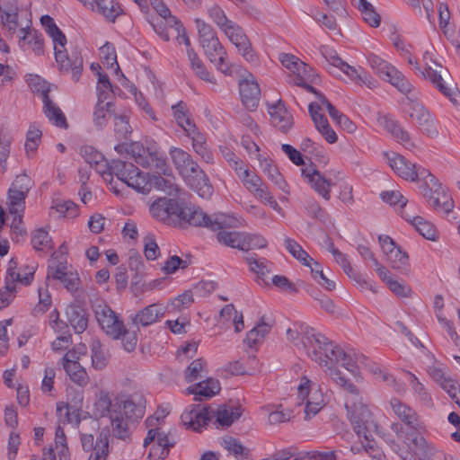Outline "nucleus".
Segmentation results:
<instances>
[{
  "mask_svg": "<svg viewBox=\"0 0 460 460\" xmlns=\"http://www.w3.org/2000/svg\"><path fill=\"white\" fill-rule=\"evenodd\" d=\"M64 369L70 379L79 386L84 387L89 383L88 374L79 363L66 364Z\"/></svg>",
  "mask_w": 460,
  "mask_h": 460,
  "instance_id": "46",
  "label": "nucleus"
},
{
  "mask_svg": "<svg viewBox=\"0 0 460 460\" xmlns=\"http://www.w3.org/2000/svg\"><path fill=\"white\" fill-rule=\"evenodd\" d=\"M182 178L199 197L208 199L212 195L213 187L209 179L196 161L190 164L183 172Z\"/></svg>",
  "mask_w": 460,
  "mask_h": 460,
  "instance_id": "11",
  "label": "nucleus"
},
{
  "mask_svg": "<svg viewBox=\"0 0 460 460\" xmlns=\"http://www.w3.org/2000/svg\"><path fill=\"white\" fill-rule=\"evenodd\" d=\"M111 176H116L123 182L125 178L132 172H136V166L132 163H128L121 160L112 159L110 164Z\"/></svg>",
  "mask_w": 460,
  "mask_h": 460,
  "instance_id": "48",
  "label": "nucleus"
},
{
  "mask_svg": "<svg viewBox=\"0 0 460 460\" xmlns=\"http://www.w3.org/2000/svg\"><path fill=\"white\" fill-rule=\"evenodd\" d=\"M164 313L165 309L163 306V305L152 304L137 312L132 317V322L137 326H149L156 323L160 318H162L164 315Z\"/></svg>",
  "mask_w": 460,
  "mask_h": 460,
  "instance_id": "23",
  "label": "nucleus"
},
{
  "mask_svg": "<svg viewBox=\"0 0 460 460\" xmlns=\"http://www.w3.org/2000/svg\"><path fill=\"white\" fill-rule=\"evenodd\" d=\"M0 18L3 29L6 30L10 36L15 34L18 23V6L13 2L7 1L0 5Z\"/></svg>",
  "mask_w": 460,
  "mask_h": 460,
  "instance_id": "27",
  "label": "nucleus"
},
{
  "mask_svg": "<svg viewBox=\"0 0 460 460\" xmlns=\"http://www.w3.org/2000/svg\"><path fill=\"white\" fill-rule=\"evenodd\" d=\"M390 405L393 412L401 421V423H393L391 426L392 430L399 438L403 439L410 434H415L422 429L420 418L413 408L397 398L391 399Z\"/></svg>",
  "mask_w": 460,
  "mask_h": 460,
  "instance_id": "5",
  "label": "nucleus"
},
{
  "mask_svg": "<svg viewBox=\"0 0 460 460\" xmlns=\"http://www.w3.org/2000/svg\"><path fill=\"white\" fill-rule=\"evenodd\" d=\"M180 224H188L192 226H202L217 231L221 228H233L237 226L238 220L229 215L217 213L214 215L206 214L200 208L187 206L183 202L181 206Z\"/></svg>",
  "mask_w": 460,
  "mask_h": 460,
  "instance_id": "3",
  "label": "nucleus"
},
{
  "mask_svg": "<svg viewBox=\"0 0 460 460\" xmlns=\"http://www.w3.org/2000/svg\"><path fill=\"white\" fill-rule=\"evenodd\" d=\"M49 89L42 90L43 111L49 120L55 126L61 128H67L68 124L65 114L60 108L50 99Z\"/></svg>",
  "mask_w": 460,
  "mask_h": 460,
  "instance_id": "22",
  "label": "nucleus"
},
{
  "mask_svg": "<svg viewBox=\"0 0 460 460\" xmlns=\"http://www.w3.org/2000/svg\"><path fill=\"white\" fill-rule=\"evenodd\" d=\"M345 357L348 358V360H346L349 365H343L342 361L343 358H340L341 360H332L331 358H326V359L329 360V362H323V364H319L322 367H326L325 372L332 377V379L340 385L346 393H347V399L354 398L355 401L360 400L359 396V391L358 387L350 382L349 379L345 378L340 370H338L335 366L341 365V367H345L347 370L350 371L353 375H357L358 367L355 366L354 360L352 358V356L346 352L344 350Z\"/></svg>",
  "mask_w": 460,
  "mask_h": 460,
  "instance_id": "7",
  "label": "nucleus"
},
{
  "mask_svg": "<svg viewBox=\"0 0 460 460\" xmlns=\"http://www.w3.org/2000/svg\"><path fill=\"white\" fill-rule=\"evenodd\" d=\"M155 146L152 145L147 147H145L143 144L139 142H133L128 145V154L134 158L135 162L141 166L148 165L147 157L148 153L151 152V149H154Z\"/></svg>",
  "mask_w": 460,
  "mask_h": 460,
  "instance_id": "53",
  "label": "nucleus"
},
{
  "mask_svg": "<svg viewBox=\"0 0 460 460\" xmlns=\"http://www.w3.org/2000/svg\"><path fill=\"white\" fill-rule=\"evenodd\" d=\"M200 46L209 60L225 75H232L233 66L226 62V52L214 29L201 19L195 20Z\"/></svg>",
  "mask_w": 460,
  "mask_h": 460,
  "instance_id": "4",
  "label": "nucleus"
},
{
  "mask_svg": "<svg viewBox=\"0 0 460 460\" xmlns=\"http://www.w3.org/2000/svg\"><path fill=\"white\" fill-rule=\"evenodd\" d=\"M242 240V251H248L252 249H262L265 248L268 244L267 240L261 234H259L243 233V237Z\"/></svg>",
  "mask_w": 460,
  "mask_h": 460,
  "instance_id": "61",
  "label": "nucleus"
},
{
  "mask_svg": "<svg viewBox=\"0 0 460 460\" xmlns=\"http://www.w3.org/2000/svg\"><path fill=\"white\" fill-rule=\"evenodd\" d=\"M384 80L391 83L404 94L410 93L412 90L411 84L408 81V79H406L402 73L398 71L394 66L390 69L389 73L385 75Z\"/></svg>",
  "mask_w": 460,
  "mask_h": 460,
  "instance_id": "42",
  "label": "nucleus"
},
{
  "mask_svg": "<svg viewBox=\"0 0 460 460\" xmlns=\"http://www.w3.org/2000/svg\"><path fill=\"white\" fill-rule=\"evenodd\" d=\"M297 66L295 68L293 74V82L295 81H310V83H315L318 75L314 70L305 62L301 61L296 63Z\"/></svg>",
  "mask_w": 460,
  "mask_h": 460,
  "instance_id": "62",
  "label": "nucleus"
},
{
  "mask_svg": "<svg viewBox=\"0 0 460 460\" xmlns=\"http://www.w3.org/2000/svg\"><path fill=\"white\" fill-rule=\"evenodd\" d=\"M148 187L150 190L155 188L157 190L167 192L169 195H176L180 192V187L174 183V177L170 175V178H164L161 175H149L148 174Z\"/></svg>",
  "mask_w": 460,
  "mask_h": 460,
  "instance_id": "33",
  "label": "nucleus"
},
{
  "mask_svg": "<svg viewBox=\"0 0 460 460\" xmlns=\"http://www.w3.org/2000/svg\"><path fill=\"white\" fill-rule=\"evenodd\" d=\"M211 419L216 418L218 426L223 428L231 426L242 415L241 406L228 404L219 405L217 410L211 407Z\"/></svg>",
  "mask_w": 460,
  "mask_h": 460,
  "instance_id": "26",
  "label": "nucleus"
},
{
  "mask_svg": "<svg viewBox=\"0 0 460 460\" xmlns=\"http://www.w3.org/2000/svg\"><path fill=\"white\" fill-rule=\"evenodd\" d=\"M345 75H347L356 84L362 85L366 84L369 88L375 85V82L372 77L362 69H357L354 66H349L345 62L344 66L340 69Z\"/></svg>",
  "mask_w": 460,
  "mask_h": 460,
  "instance_id": "40",
  "label": "nucleus"
},
{
  "mask_svg": "<svg viewBox=\"0 0 460 460\" xmlns=\"http://www.w3.org/2000/svg\"><path fill=\"white\" fill-rule=\"evenodd\" d=\"M428 178H429V183L431 186H429V182L426 181L421 188L422 194L428 199L430 206H438V199H442V213L446 214L447 217H449L450 214H456L453 209L454 201L447 193L446 190L442 188L441 184L431 173Z\"/></svg>",
  "mask_w": 460,
  "mask_h": 460,
  "instance_id": "10",
  "label": "nucleus"
},
{
  "mask_svg": "<svg viewBox=\"0 0 460 460\" xmlns=\"http://www.w3.org/2000/svg\"><path fill=\"white\" fill-rule=\"evenodd\" d=\"M228 229L229 228H221L216 231L218 243L231 248L241 250L243 233L228 231Z\"/></svg>",
  "mask_w": 460,
  "mask_h": 460,
  "instance_id": "39",
  "label": "nucleus"
},
{
  "mask_svg": "<svg viewBox=\"0 0 460 460\" xmlns=\"http://www.w3.org/2000/svg\"><path fill=\"white\" fill-rule=\"evenodd\" d=\"M386 260L394 270H400L401 272L409 270L410 264L408 254L402 252L400 247L394 250Z\"/></svg>",
  "mask_w": 460,
  "mask_h": 460,
  "instance_id": "57",
  "label": "nucleus"
},
{
  "mask_svg": "<svg viewBox=\"0 0 460 460\" xmlns=\"http://www.w3.org/2000/svg\"><path fill=\"white\" fill-rule=\"evenodd\" d=\"M244 259L249 264L250 270L255 272L259 277H263L266 273L270 271L269 261L264 258L258 259L255 253L248 254Z\"/></svg>",
  "mask_w": 460,
  "mask_h": 460,
  "instance_id": "63",
  "label": "nucleus"
},
{
  "mask_svg": "<svg viewBox=\"0 0 460 460\" xmlns=\"http://www.w3.org/2000/svg\"><path fill=\"white\" fill-rule=\"evenodd\" d=\"M101 58L102 64L107 68H112L116 66L115 72L118 75L120 73L121 76L125 79L124 75L121 73L119 66L117 61V55L115 51V48L112 44L106 42L102 47L100 48Z\"/></svg>",
  "mask_w": 460,
  "mask_h": 460,
  "instance_id": "50",
  "label": "nucleus"
},
{
  "mask_svg": "<svg viewBox=\"0 0 460 460\" xmlns=\"http://www.w3.org/2000/svg\"><path fill=\"white\" fill-rule=\"evenodd\" d=\"M95 317L107 335L114 340L119 339L124 323L107 305H99L95 308Z\"/></svg>",
  "mask_w": 460,
  "mask_h": 460,
  "instance_id": "15",
  "label": "nucleus"
},
{
  "mask_svg": "<svg viewBox=\"0 0 460 460\" xmlns=\"http://www.w3.org/2000/svg\"><path fill=\"white\" fill-rule=\"evenodd\" d=\"M284 244L288 252L303 265L310 266V262L314 261V259L294 239L286 237Z\"/></svg>",
  "mask_w": 460,
  "mask_h": 460,
  "instance_id": "43",
  "label": "nucleus"
},
{
  "mask_svg": "<svg viewBox=\"0 0 460 460\" xmlns=\"http://www.w3.org/2000/svg\"><path fill=\"white\" fill-rule=\"evenodd\" d=\"M406 378L420 402L426 407H432L433 402L431 395L427 391L424 385L420 382L418 377L411 372H406Z\"/></svg>",
  "mask_w": 460,
  "mask_h": 460,
  "instance_id": "32",
  "label": "nucleus"
},
{
  "mask_svg": "<svg viewBox=\"0 0 460 460\" xmlns=\"http://www.w3.org/2000/svg\"><path fill=\"white\" fill-rule=\"evenodd\" d=\"M302 175L311 188L325 200L331 199V189L334 185L332 180L327 179L319 170L313 165L303 168Z\"/></svg>",
  "mask_w": 460,
  "mask_h": 460,
  "instance_id": "17",
  "label": "nucleus"
},
{
  "mask_svg": "<svg viewBox=\"0 0 460 460\" xmlns=\"http://www.w3.org/2000/svg\"><path fill=\"white\" fill-rule=\"evenodd\" d=\"M262 172L272 181V182L278 186L286 194H289L288 185L283 179L282 175L279 172L278 168L272 165L270 163H266L263 165Z\"/></svg>",
  "mask_w": 460,
  "mask_h": 460,
  "instance_id": "59",
  "label": "nucleus"
},
{
  "mask_svg": "<svg viewBox=\"0 0 460 460\" xmlns=\"http://www.w3.org/2000/svg\"><path fill=\"white\" fill-rule=\"evenodd\" d=\"M187 55L191 66L192 70L202 80L208 83H215L214 77L207 70L203 62L199 58L193 49H187Z\"/></svg>",
  "mask_w": 460,
  "mask_h": 460,
  "instance_id": "44",
  "label": "nucleus"
},
{
  "mask_svg": "<svg viewBox=\"0 0 460 460\" xmlns=\"http://www.w3.org/2000/svg\"><path fill=\"white\" fill-rule=\"evenodd\" d=\"M113 435L119 439L129 438V430L127 421L124 420L121 411L110 417Z\"/></svg>",
  "mask_w": 460,
  "mask_h": 460,
  "instance_id": "55",
  "label": "nucleus"
},
{
  "mask_svg": "<svg viewBox=\"0 0 460 460\" xmlns=\"http://www.w3.org/2000/svg\"><path fill=\"white\" fill-rule=\"evenodd\" d=\"M84 6L96 11L102 14L107 21L114 22L115 20L122 14L123 10L117 0H93V5L84 4Z\"/></svg>",
  "mask_w": 460,
  "mask_h": 460,
  "instance_id": "24",
  "label": "nucleus"
},
{
  "mask_svg": "<svg viewBox=\"0 0 460 460\" xmlns=\"http://www.w3.org/2000/svg\"><path fill=\"white\" fill-rule=\"evenodd\" d=\"M146 160L148 162V165L146 166V168L155 170L159 174L165 176L172 175V169L167 164L166 156L163 152H160L156 146L148 153Z\"/></svg>",
  "mask_w": 460,
  "mask_h": 460,
  "instance_id": "30",
  "label": "nucleus"
},
{
  "mask_svg": "<svg viewBox=\"0 0 460 460\" xmlns=\"http://www.w3.org/2000/svg\"><path fill=\"white\" fill-rule=\"evenodd\" d=\"M66 318L76 333L84 332L88 325L85 312L79 306L69 305L66 311Z\"/></svg>",
  "mask_w": 460,
  "mask_h": 460,
  "instance_id": "31",
  "label": "nucleus"
},
{
  "mask_svg": "<svg viewBox=\"0 0 460 460\" xmlns=\"http://www.w3.org/2000/svg\"><path fill=\"white\" fill-rule=\"evenodd\" d=\"M406 107L410 118L412 120H415L418 126H420L426 119H428V117L430 116L429 111L421 103L411 98H407Z\"/></svg>",
  "mask_w": 460,
  "mask_h": 460,
  "instance_id": "51",
  "label": "nucleus"
},
{
  "mask_svg": "<svg viewBox=\"0 0 460 460\" xmlns=\"http://www.w3.org/2000/svg\"><path fill=\"white\" fill-rule=\"evenodd\" d=\"M220 318L225 321H233L235 332H240L244 328L243 316L238 313L233 304L225 305L220 310Z\"/></svg>",
  "mask_w": 460,
  "mask_h": 460,
  "instance_id": "49",
  "label": "nucleus"
},
{
  "mask_svg": "<svg viewBox=\"0 0 460 460\" xmlns=\"http://www.w3.org/2000/svg\"><path fill=\"white\" fill-rule=\"evenodd\" d=\"M57 63L59 64L61 69L72 71V78L74 81L77 82L79 80L83 71V58L79 54L73 53L72 57L69 58L66 53L62 61H57Z\"/></svg>",
  "mask_w": 460,
  "mask_h": 460,
  "instance_id": "34",
  "label": "nucleus"
},
{
  "mask_svg": "<svg viewBox=\"0 0 460 460\" xmlns=\"http://www.w3.org/2000/svg\"><path fill=\"white\" fill-rule=\"evenodd\" d=\"M20 33L19 46L21 49H25V47L28 46L36 55L44 54V39L41 33L30 26L21 28Z\"/></svg>",
  "mask_w": 460,
  "mask_h": 460,
  "instance_id": "21",
  "label": "nucleus"
},
{
  "mask_svg": "<svg viewBox=\"0 0 460 460\" xmlns=\"http://www.w3.org/2000/svg\"><path fill=\"white\" fill-rule=\"evenodd\" d=\"M190 137L191 138L192 147L196 154L199 155L207 164H213L214 156L207 145L205 136L199 131Z\"/></svg>",
  "mask_w": 460,
  "mask_h": 460,
  "instance_id": "36",
  "label": "nucleus"
},
{
  "mask_svg": "<svg viewBox=\"0 0 460 460\" xmlns=\"http://www.w3.org/2000/svg\"><path fill=\"white\" fill-rule=\"evenodd\" d=\"M402 440L407 446V450L397 453L403 460H407L409 456L412 457V456L419 460H440L441 458V454L427 442L420 435V431L415 434L411 433Z\"/></svg>",
  "mask_w": 460,
  "mask_h": 460,
  "instance_id": "8",
  "label": "nucleus"
},
{
  "mask_svg": "<svg viewBox=\"0 0 460 460\" xmlns=\"http://www.w3.org/2000/svg\"><path fill=\"white\" fill-rule=\"evenodd\" d=\"M423 62L424 69H421L420 64L415 62V73H420L425 79H429L454 105L460 106V91L456 84L447 82L450 76L448 70L436 62L429 51L423 54Z\"/></svg>",
  "mask_w": 460,
  "mask_h": 460,
  "instance_id": "2",
  "label": "nucleus"
},
{
  "mask_svg": "<svg viewBox=\"0 0 460 460\" xmlns=\"http://www.w3.org/2000/svg\"><path fill=\"white\" fill-rule=\"evenodd\" d=\"M351 4L361 13L363 20L373 28H377L381 22V17L375 7L367 0H351Z\"/></svg>",
  "mask_w": 460,
  "mask_h": 460,
  "instance_id": "29",
  "label": "nucleus"
},
{
  "mask_svg": "<svg viewBox=\"0 0 460 460\" xmlns=\"http://www.w3.org/2000/svg\"><path fill=\"white\" fill-rule=\"evenodd\" d=\"M268 111L271 125L280 132L287 133L293 127V115L281 100L271 104L268 103Z\"/></svg>",
  "mask_w": 460,
  "mask_h": 460,
  "instance_id": "18",
  "label": "nucleus"
},
{
  "mask_svg": "<svg viewBox=\"0 0 460 460\" xmlns=\"http://www.w3.org/2000/svg\"><path fill=\"white\" fill-rule=\"evenodd\" d=\"M91 353L93 367L97 370L103 369L108 363V358L106 357V354L99 341H92Z\"/></svg>",
  "mask_w": 460,
  "mask_h": 460,
  "instance_id": "58",
  "label": "nucleus"
},
{
  "mask_svg": "<svg viewBox=\"0 0 460 460\" xmlns=\"http://www.w3.org/2000/svg\"><path fill=\"white\" fill-rule=\"evenodd\" d=\"M308 267L311 270L313 278L318 282L320 286L328 291H332L335 288V282L324 275L322 266L319 262L314 260V261L310 262V266Z\"/></svg>",
  "mask_w": 460,
  "mask_h": 460,
  "instance_id": "60",
  "label": "nucleus"
},
{
  "mask_svg": "<svg viewBox=\"0 0 460 460\" xmlns=\"http://www.w3.org/2000/svg\"><path fill=\"white\" fill-rule=\"evenodd\" d=\"M367 62L371 68L382 78H385V75L389 73L393 67L388 62L381 58L376 54H369L367 56Z\"/></svg>",
  "mask_w": 460,
  "mask_h": 460,
  "instance_id": "64",
  "label": "nucleus"
},
{
  "mask_svg": "<svg viewBox=\"0 0 460 460\" xmlns=\"http://www.w3.org/2000/svg\"><path fill=\"white\" fill-rule=\"evenodd\" d=\"M345 408L348 411L353 430L359 438L361 434L374 433L377 429V424L373 415L362 400L355 401L354 398L345 401Z\"/></svg>",
  "mask_w": 460,
  "mask_h": 460,
  "instance_id": "6",
  "label": "nucleus"
},
{
  "mask_svg": "<svg viewBox=\"0 0 460 460\" xmlns=\"http://www.w3.org/2000/svg\"><path fill=\"white\" fill-rule=\"evenodd\" d=\"M96 406L102 411V413H108L110 416L121 411V402L118 399L112 401L109 393L101 391Z\"/></svg>",
  "mask_w": 460,
  "mask_h": 460,
  "instance_id": "45",
  "label": "nucleus"
},
{
  "mask_svg": "<svg viewBox=\"0 0 460 460\" xmlns=\"http://www.w3.org/2000/svg\"><path fill=\"white\" fill-rule=\"evenodd\" d=\"M220 391L219 382L213 378H207L187 388L189 394L194 395L195 401H200L202 397L211 398Z\"/></svg>",
  "mask_w": 460,
  "mask_h": 460,
  "instance_id": "28",
  "label": "nucleus"
},
{
  "mask_svg": "<svg viewBox=\"0 0 460 460\" xmlns=\"http://www.w3.org/2000/svg\"><path fill=\"white\" fill-rule=\"evenodd\" d=\"M181 203L174 199L159 198L150 205L149 212L154 218L171 224L179 220Z\"/></svg>",
  "mask_w": 460,
  "mask_h": 460,
  "instance_id": "13",
  "label": "nucleus"
},
{
  "mask_svg": "<svg viewBox=\"0 0 460 460\" xmlns=\"http://www.w3.org/2000/svg\"><path fill=\"white\" fill-rule=\"evenodd\" d=\"M402 217L416 229V231L421 234L424 238L436 241L438 238V232L435 226L429 221L424 219L420 216H412L407 211L401 212Z\"/></svg>",
  "mask_w": 460,
  "mask_h": 460,
  "instance_id": "25",
  "label": "nucleus"
},
{
  "mask_svg": "<svg viewBox=\"0 0 460 460\" xmlns=\"http://www.w3.org/2000/svg\"><path fill=\"white\" fill-rule=\"evenodd\" d=\"M169 154L172 164L179 173L182 176L190 164L194 161L192 156L188 152L178 147H172Z\"/></svg>",
  "mask_w": 460,
  "mask_h": 460,
  "instance_id": "41",
  "label": "nucleus"
},
{
  "mask_svg": "<svg viewBox=\"0 0 460 460\" xmlns=\"http://www.w3.org/2000/svg\"><path fill=\"white\" fill-rule=\"evenodd\" d=\"M51 208L64 217L75 218L79 215L78 206L69 199H55Z\"/></svg>",
  "mask_w": 460,
  "mask_h": 460,
  "instance_id": "54",
  "label": "nucleus"
},
{
  "mask_svg": "<svg viewBox=\"0 0 460 460\" xmlns=\"http://www.w3.org/2000/svg\"><path fill=\"white\" fill-rule=\"evenodd\" d=\"M333 257L335 261L342 267L344 272L349 278H353V279L361 285L364 288L372 289V284L370 282L365 280L361 275L353 273L352 267L347 259L346 254L340 251H334Z\"/></svg>",
  "mask_w": 460,
  "mask_h": 460,
  "instance_id": "37",
  "label": "nucleus"
},
{
  "mask_svg": "<svg viewBox=\"0 0 460 460\" xmlns=\"http://www.w3.org/2000/svg\"><path fill=\"white\" fill-rule=\"evenodd\" d=\"M120 402L123 414L128 420H137L144 416L145 406L142 403H137L132 398L120 401Z\"/></svg>",
  "mask_w": 460,
  "mask_h": 460,
  "instance_id": "52",
  "label": "nucleus"
},
{
  "mask_svg": "<svg viewBox=\"0 0 460 460\" xmlns=\"http://www.w3.org/2000/svg\"><path fill=\"white\" fill-rule=\"evenodd\" d=\"M128 187L136 190L140 193H148L150 188L148 187V174L142 172L137 166L136 172H132L123 181Z\"/></svg>",
  "mask_w": 460,
  "mask_h": 460,
  "instance_id": "35",
  "label": "nucleus"
},
{
  "mask_svg": "<svg viewBox=\"0 0 460 460\" xmlns=\"http://www.w3.org/2000/svg\"><path fill=\"white\" fill-rule=\"evenodd\" d=\"M211 407L190 404L182 412L181 420L188 429L199 432L211 420Z\"/></svg>",
  "mask_w": 460,
  "mask_h": 460,
  "instance_id": "14",
  "label": "nucleus"
},
{
  "mask_svg": "<svg viewBox=\"0 0 460 460\" xmlns=\"http://www.w3.org/2000/svg\"><path fill=\"white\" fill-rule=\"evenodd\" d=\"M82 447L85 452L93 451L92 455L107 456L109 453V435L101 431L96 438L92 434H81Z\"/></svg>",
  "mask_w": 460,
  "mask_h": 460,
  "instance_id": "20",
  "label": "nucleus"
},
{
  "mask_svg": "<svg viewBox=\"0 0 460 460\" xmlns=\"http://www.w3.org/2000/svg\"><path fill=\"white\" fill-rule=\"evenodd\" d=\"M239 93L243 104L249 110L258 107L261 89L253 75L247 72L246 77L239 82Z\"/></svg>",
  "mask_w": 460,
  "mask_h": 460,
  "instance_id": "19",
  "label": "nucleus"
},
{
  "mask_svg": "<svg viewBox=\"0 0 460 460\" xmlns=\"http://www.w3.org/2000/svg\"><path fill=\"white\" fill-rule=\"evenodd\" d=\"M312 382L306 377L303 376L298 386V395L306 399L305 409V419L309 420L319 412L324 406L323 394L319 389L313 390L311 387Z\"/></svg>",
  "mask_w": 460,
  "mask_h": 460,
  "instance_id": "12",
  "label": "nucleus"
},
{
  "mask_svg": "<svg viewBox=\"0 0 460 460\" xmlns=\"http://www.w3.org/2000/svg\"><path fill=\"white\" fill-rule=\"evenodd\" d=\"M113 106L112 102H107L105 105L95 104L93 114L95 126L102 128L108 123Z\"/></svg>",
  "mask_w": 460,
  "mask_h": 460,
  "instance_id": "56",
  "label": "nucleus"
},
{
  "mask_svg": "<svg viewBox=\"0 0 460 460\" xmlns=\"http://www.w3.org/2000/svg\"><path fill=\"white\" fill-rule=\"evenodd\" d=\"M385 155L394 172L404 180L411 181L426 180L430 175L429 171L421 166L417 167L399 154L387 152Z\"/></svg>",
  "mask_w": 460,
  "mask_h": 460,
  "instance_id": "9",
  "label": "nucleus"
},
{
  "mask_svg": "<svg viewBox=\"0 0 460 460\" xmlns=\"http://www.w3.org/2000/svg\"><path fill=\"white\" fill-rule=\"evenodd\" d=\"M157 445L153 446L150 448V456L154 454V451H161L158 456V460L164 459L168 454L169 449L172 447L176 441L174 438H170L169 434H165L164 432L157 431Z\"/></svg>",
  "mask_w": 460,
  "mask_h": 460,
  "instance_id": "47",
  "label": "nucleus"
},
{
  "mask_svg": "<svg viewBox=\"0 0 460 460\" xmlns=\"http://www.w3.org/2000/svg\"><path fill=\"white\" fill-rule=\"evenodd\" d=\"M286 333L289 341L296 347L301 346L307 356L316 363L329 362L326 358L332 360H338L339 358H343V365H349L344 349L315 329L300 323L294 324V328H288Z\"/></svg>",
  "mask_w": 460,
  "mask_h": 460,
  "instance_id": "1",
  "label": "nucleus"
},
{
  "mask_svg": "<svg viewBox=\"0 0 460 460\" xmlns=\"http://www.w3.org/2000/svg\"><path fill=\"white\" fill-rule=\"evenodd\" d=\"M27 195L22 191L8 190V207L9 212L17 216L19 222L22 220L25 209V199Z\"/></svg>",
  "mask_w": 460,
  "mask_h": 460,
  "instance_id": "38",
  "label": "nucleus"
},
{
  "mask_svg": "<svg viewBox=\"0 0 460 460\" xmlns=\"http://www.w3.org/2000/svg\"><path fill=\"white\" fill-rule=\"evenodd\" d=\"M223 31L229 40L237 48L245 60L250 63H255L257 61V57L252 49L249 39L239 25L233 22L230 25L226 27Z\"/></svg>",
  "mask_w": 460,
  "mask_h": 460,
  "instance_id": "16",
  "label": "nucleus"
}]
</instances>
